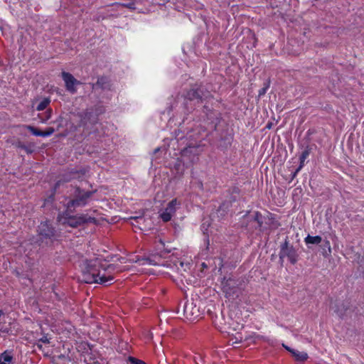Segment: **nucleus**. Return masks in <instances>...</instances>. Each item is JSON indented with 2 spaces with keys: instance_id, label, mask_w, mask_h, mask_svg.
I'll return each instance as SVG.
<instances>
[{
  "instance_id": "34",
  "label": "nucleus",
  "mask_w": 364,
  "mask_h": 364,
  "mask_svg": "<svg viewBox=\"0 0 364 364\" xmlns=\"http://www.w3.org/2000/svg\"><path fill=\"white\" fill-rule=\"evenodd\" d=\"M159 150H160V148H159V147H158V148L155 149H154V154H156V153L159 152Z\"/></svg>"
},
{
  "instance_id": "23",
  "label": "nucleus",
  "mask_w": 364,
  "mask_h": 364,
  "mask_svg": "<svg viewBox=\"0 0 364 364\" xmlns=\"http://www.w3.org/2000/svg\"><path fill=\"white\" fill-rule=\"evenodd\" d=\"M135 2L136 1L134 0H131L128 3L120 4V5L124 7V8H127V9H131V10H135L136 9Z\"/></svg>"
},
{
  "instance_id": "6",
  "label": "nucleus",
  "mask_w": 364,
  "mask_h": 364,
  "mask_svg": "<svg viewBox=\"0 0 364 364\" xmlns=\"http://www.w3.org/2000/svg\"><path fill=\"white\" fill-rule=\"evenodd\" d=\"M58 221L63 225L71 228H77L82 224L92 223L95 220L94 218L87 217L85 215H68L67 213L59 214L57 218Z\"/></svg>"
},
{
  "instance_id": "19",
  "label": "nucleus",
  "mask_w": 364,
  "mask_h": 364,
  "mask_svg": "<svg viewBox=\"0 0 364 364\" xmlns=\"http://www.w3.org/2000/svg\"><path fill=\"white\" fill-rule=\"evenodd\" d=\"M311 152V149L308 146L302 151L299 160H300V164L299 166V170H301L304 165L305 160L308 158Z\"/></svg>"
},
{
  "instance_id": "3",
  "label": "nucleus",
  "mask_w": 364,
  "mask_h": 364,
  "mask_svg": "<svg viewBox=\"0 0 364 364\" xmlns=\"http://www.w3.org/2000/svg\"><path fill=\"white\" fill-rule=\"evenodd\" d=\"M37 232L36 242L39 246L50 245L58 237L55 228L48 221L41 222L38 226Z\"/></svg>"
},
{
  "instance_id": "36",
  "label": "nucleus",
  "mask_w": 364,
  "mask_h": 364,
  "mask_svg": "<svg viewBox=\"0 0 364 364\" xmlns=\"http://www.w3.org/2000/svg\"><path fill=\"white\" fill-rule=\"evenodd\" d=\"M50 198L53 200V194L50 196Z\"/></svg>"
},
{
  "instance_id": "30",
  "label": "nucleus",
  "mask_w": 364,
  "mask_h": 364,
  "mask_svg": "<svg viewBox=\"0 0 364 364\" xmlns=\"http://www.w3.org/2000/svg\"><path fill=\"white\" fill-rule=\"evenodd\" d=\"M282 346L289 352H290L291 353H292V352L294 351V349H292L291 348L289 347L288 346L285 345V344H282Z\"/></svg>"
},
{
  "instance_id": "12",
  "label": "nucleus",
  "mask_w": 364,
  "mask_h": 364,
  "mask_svg": "<svg viewBox=\"0 0 364 364\" xmlns=\"http://www.w3.org/2000/svg\"><path fill=\"white\" fill-rule=\"evenodd\" d=\"M129 220L134 221V223L132 222V225L135 227H138L140 230H147L151 228V220L149 218H146L144 216H133L131 217Z\"/></svg>"
},
{
  "instance_id": "16",
  "label": "nucleus",
  "mask_w": 364,
  "mask_h": 364,
  "mask_svg": "<svg viewBox=\"0 0 364 364\" xmlns=\"http://www.w3.org/2000/svg\"><path fill=\"white\" fill-rule=\"evenodd\" d=\"M322 237L321 236L316 235V236H311L309 235H307V237H305L304 242L306 244H312V245H318L321 242Z\"/></svg>"
},
{
  "instance_id": "4",
  "label": "nucleus",
  "mask_w": 364,
  "mask_h": 364,
  "mask_svg": "<svg viewBox=\"0 0 364 364\" xmlns=\"http://www.w3.org/2000/svg\"><path fill=\"white\" fill-rule=\"evenodd\" d=\"M94 192L85 191L79 187L75 188L73 193H71L73 198L68 202L67 208L70 210L71 208L75 209L78 207L85 206Z\"/></svg>"
},
{
  "instance_id": "24",
  "label": "nucleus",
  "mask_w": 364,
  "mask_h": 364,
  "mask_svg": "<svg viewBox=\"0 0 364 364\" xmlns=\"http://www.w3.org/2000/svg\"><path fill=\"white\" fill-rule=\"evenodd\" d=\"M41 343H49V339L48 338L47 336H43L42 338H41L39 340H38V342L37 343V347L39 348V349H41L42 348V344H41Z\"/></svg>"
},
{
  "instance_id": "8",
  "label": "nucleus",
  "mask_w": 364,
  "mask_h": 364,
  "mask_svg": "<svg viewBox=\"0 0 364 364\" xmlns=\"http://www.w3.org/2000/svg\"><path fill=\"white\" fill-rule=\"evenodd\" d=\"M223 292L230 300L237 298L240 294V289L233 279H228L223 285Z\"/></svg>"
},
{
  "instance_id": "38",
  "label": "nucleus",
  "mask_w": 364,
  "mask_h": 364,
  "mask_svg": "<svg viewBox=\"0 0 364 364\" xmlns=\"http://www.w3.org/2000/svg\"><path fill=\"white\" fill-rule=\"evenodd\" d=\"M1 314H2V311H0V316H1Z\"/></svg>"
},
{
  "instance_id": "9",
  "label": "nucleus",
  "mask_w": 364,
  "mask_h": 364,
  "mask_svg": "<svg viewBox=\"0 0 364 364\" xmlns=\"http://www.w3.org/2000/svg\"><path fill=\"white\" fill-rule=\"evenodd\" d=\"M215 326L222 333H230L231 330L236 331L239 328V323L235 320H215Z\"/></svg>"
},
{
  "instance_id": "22",
  "label": "nucleus",
  "mask_w": 364,
  "mask_h": 364,
  "mask_svg": "<svg viewBox=\"0 0 364 364\" xmlns=\"http://www.w3.org/2000/svg\"><path fill=\"white\" fill-rule=\"evenodd\" d=\"M51 114H52V110L51 109H48L43 116H40L39 115L41 121L42 122H46V121H48V119H50Z\"/></svg>"
},
{
  "instance_id": "21",
  "label": "nucleus",
  "mask_w": 364,
  "mask_h": 364,
  "mask_svg": "<svg viewBox=\"0 0 364 364\" xmlns=\"http://www.w3.org/2000/svg\"><path fill=\"white\" fill-rule=\"evenodd\" d=\"M26 128L29 130L33 135L37 136H43V132L41 130H38V129L35 128L33 126L27 125L26 126Z\"/></svg>"
},
{
  "instance_id": "27",
  "label": "nucleus",
  "mask_w": 364,
  "mask_h": 364,
  "mask_svg": "<svg viewBox=\"0 0 364 364\" xmlns=\"http://www.w3.org/2000/svg\"><path fill=\"white\" fill-rule=\"evenodd\" d=\"M129 361L132 364H146L144 360L134 357H129Z\"/></svg>"
},
{
  "instance_id": "26",
  "label": "nucleus",
  "mask_w": 364,
  "mask_h": 364,
  "mask_svg": "<svg viewBox=\"0 0 364 364\" xmlns=\"http://www.w3.org/2000/svg\"><path fill=\"white\" fill-rule=\"evenodd\" d=\"M269 87V82L265 83L264 87L259 90V96L261 97V96L264 95L265 93L267 92V90H268Z\"/></svg>"
},
{
  "instance_id": "33",
  "label": "nucleus",
  "mask_w": 364,
  "mask_h": 364,
  "mask_svg": "<svg viewBox=\"0 0 364 364\" xmlns=\"http://www.w3.org/2000/svg\"><path fill=\"white\" fill-rule=\"evenodd\" d=\"M191 149H193V148H192V147L186 148V149H185L183 150V151H184L185 153L188 152V151H189V149L191 150Z\"/></svg>"
},
{
  "instance_id": "28",
  "label": "nucleus",
  "mask_w": 364,
  "mask_h": 364,
  "mask_svg": "<svg viewBox=\"0 0 364 364\" xmlns=\"http://www.w3.org/2000/svg\"><path fill=\"white\" fill-rule=\"evenodd\" d=\"M10 328L6 326H4L1 323V320H0V333H9Z\"/></svg>"
},
{
  "instance_id": "25",
  "label": "nucleus",
  "mask_w": 364,
  "mask_h": 364,
  "mask_svg": "<svg viewBox=\"0 0 364 364\" xmlns=\"http://www.w3.org/2000/svg\"><path fill=\"white\" fill-rule=\"evenodd\" d=\"M55 132V129L53 127H48L45 131L43 132V136H49L52 135Z\"/></svg>"
},
{
  "instance_id": "13",
  "label": "nucleus",
  "mask_w": 364,
  "mask_h": 364,
  "mask_svg": "<svg viewBox=\"0 0 364 364\" xmlns=\"http://www.w3.org/2000/svg\"><path fill=\"white\" fill-rule=\"evenodd\" d=\"M0 364H14L13 350H6L0 354Z\"/></svg>"
},
{
  "instance_id": "17",
  "label": "nucleus",
  "mask_w": 364,
  "mask_h": 364,
  "mask_svg": "<svg viewBox=\"0 0 364 364\" xmlns=\"http://www.w3.org/2000/svg\"><path fill=\"white\" fill-rule=\"evenodd\" d=\"M95 85H97L100 89L105 90L109 86L108 79L104 76L100 77H98Z\"/></svg>"
},
{
  "instance_id": "15",
  "label": "nucleus",
  "mask_w": 364,
  "mask_h": 364,
  "mask_svg": "<svg viewBox=\"0 0 364 364\" xmlns=\"http://www.w3.org/2000/svg\"><path fill=\"white\" fill-rule=\"evenodd\" d=\"M203 112L205 114L208 120L213 121L218 117V112L213 110L208 105H204Z\"/></svg>"
},
{
  "instance_id": "14",
  "label": "nucleus",
  "mask_w": 364,
  "mask_h": 364,
  "mask_svg": "<svg viewBox=\"0 0 364 364\" xmlns=\"http://www.w3.org/2000/svg\"><path fill=\"white\" fill-rule=\"evenodd\" d=\"M247 219L250 222H255L257 223V225L254 226L255 228H261L262 225V215L259 212H255L252 215H249L247 216Z\"/></svg>"
},
{
  "instance_id": "35",
  "label": "nucleus",
  "mask_w": 364,
  "mask_h": 364,
  "mask_svg": "<svg viewBox=\"0 0 364 364\" xmlns=\"http://www.w3.org/2000/svg\"><path fill=\"white\" fill-rule=\"evenodd\" d=\"M208 245H209V240L207 239V248H208Z\"/></svg>"
},
{
  "instance_id": "32",
  "label": "nucleus",
  "mask_w": 364,
  "mask_h": 364,
  "mask_svg": "<svg viewBox=\"0 0 364 364\" xmlns=\"http://www.w3.org/2000/svg\"><path fill=\"white\" fill-rule=\"evenodd\" d=\"M300 171V170H299V167L296 169V171H294V173H293V177H295L296 176V174Z\"/></svg>"
},
{
  "instance_id": "7",
  "label": "nucleus",
  "mask_w": 364,
  "mask_h": 364,
  "mask_svg": "<svg viewBox=\"0 0 364 364\" xmlns=\"http://www.w3.org/2000/svg\"><path fill=\"white\" fill-rule=\"evenodd\" d=\"M210 97H211L210 92L201 85H195L191 87L186 95L187 100L190 101L197 100L198 102H202Z\"/></svg>"
},
{
  "instance_id": "10",
  "label": "nucleus",
  "mask_w": 364,
  "mask_h": 364,
  "mask_svg": "<svg viewBox=\"0 0 364 364\" xmlns=\"http://www.w3.org/2000/svg\"><path fill=\"white\" fill-rule=\"evenodd\" d=\"M62 77L65 82L66 90L71 94L76 93L77 89L75 85H80L81 82L76 80L72 74L65 71L62 73Z\"/></svg>"
},
{
  "instance_id": "1",
  "label": "nucleus",
  "mask_w": 364,
  "mask_h": 364,
  "mask_svg": "<svg viewBox=\"0 0 364 364\" xmlns=\"http://www.w3.org/2000/svg\"><path fill=\"white\" fill-rule=\"evenodd\" d=\"M101 269L104 271L111 272L115 269V266L114 264H109L105 267L102 264V260L98 258L85 260L82 269V280L87 284H106L108 282H112L114 277L111 275L106 276L105 274H102L100 272Z\"/></svg>"
},
{
  "instance_id": "31",
  "label": "nucleus",
  "mask_w": 364,
  "mask_h": 364,
  "mask_svg": "<svg viewBox=\"0 0 364 364\" xmlns=\"http://www.w3.org/2000/svg\"><path fill=\"white\" fill-rule=\"evenodd\" d=\"M90 85L92 90L99 88L97 85H95V83H92Z\"/></svg>"
},
{
  "instance_id": "29",
  "label": "nucleus",
  "mask_w": 364,
  "mask_h": 364,
  "mask_svg": "<svg viewBox=\"0 0 364 364\" xmlns=\"http://www.w3.org/2000/svg\"><path fill=\"white\" fill-rule=\"evenodd\" d=\"M141 261H142L141 264H153V265L156 264V263L154 262V261L151 258H143L141 259Z\"/></svg>"
},
{
  "instance_id": "18",
  "label": "nucleus",
  "mask_w": 364,
  "mask_h": 364,
  "mask_svg": "<svg viewBox=\"0 0 364 364\" xmlns=\"http://www.w3.org/2000/svg\"><path fill=\"white\" fill-rule=\"evenodd\" d=\"M291 355L294 356L295 360L299 362H304L308 358V355L306 353L300 352L295 350L294 352H292Z\"/></svg>"
},
{
  "instance_id": "2",
  "label": "nucleus",
  "mask_w": 364,
  "mask_h": 364,
  "mask_svg": "<svg viewBox=\"0 0 364 364\" xmlns=\"http://www.w3.org/2000/svg\"><path fill=\"white\" fill-rule=\"evenodd\" d=\"M79 122L77 125H73L72 129L77 131L79 128H82V132L85 134H90L95 132V126L98 123V117L93 112L90 111H84L79 112L75 115Z\"/></svg>"
},
{
  "instance_id": "20",
  "label": "nucleus",
  "mask_w": 364,
  "mask_h": 364,
  "mask_svg": "<svg viewBox=\"0 0 364 364\" xmlns=\"http://www.w3.org/2000/svg\"><path fill=\"white\" fill-rule=\"evenodd\" d=\"M50 100L48 97L44 98L36 107V109L38 111H41L45 109L48 105L50 104Z\"/></svg>"
},
{
  "instance_id": "11",
  "label": "nucleus",
  "mask_w": 364,
  "mask_h": 364,
  "mask_svg": "<svg viewBox=\"0 0 364 364\" xmlns=\"http://www.w3.org/2000/svg\"><path fill=\"white\" fill-rule=\"evenodd\" d=\"M179 204L177 202L176 199H173L170 201L164 210V211L160 215L161 218L164 222H168L171 220L172 215L175 213L177 205Z\"/></svg>"
},
{
  "instance_id": "5",
  "label": "nucleus",
  "mask_w": 364,
  "mask_h": 364,
  "mask_svg": "<svg viewBox=\"0 0 364 364\" xmlns=\"http://www.w3.org/2000/svg\"><path fill=\"white\" fill-rule=\"evenodd\" d=\"M279 257L281 265H283L284 258H287L292 264H296L299 259L297 250L290 244L288 237H286L284 242L280 245Z\"/></svg>"
},
{
  "instance_id": "37",
  "label": "nucleus",
  "mask_w": 364,
  "mask_h": 364,
  "mask_svg": "<svg viewBox=\"0 0 364 364\" xmlns=\"http://www.w3.org/2000/svg\"><path fill=\"white\" fill-rule=\"evenodd\" d=\"M166 252L170 253V250H166Z\"/></svg>"
}]
</instances>
